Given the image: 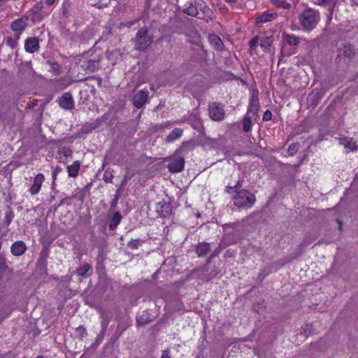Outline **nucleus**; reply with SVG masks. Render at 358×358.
Masks as SVG:
<instances>
[{
    "instance_id": "2f4dec72",
    "label": "nucleus",
    "mask_w": 358,
    "mask_h": 358,
    "mask_svg": "<svg viewBox=\"0 0 358 358\" xmlns=\"http://www.w3.org/2000/svg\"><path fill=\"white\" fill-rule=\"evenodd\" d=\"M57 153L59 155H63L66 159H67L72 156L73 151L69 147H61L58 148Z\"/></svg>"
},
{
    "instance_id": "ea45409f",
    "label": "nucleus",
    "mask_w": 358,
    "mask_h": 358,
    "mask_svg": "<svg viewBox=\"0 0 358 358\" xmlns=\"http://www.w3.org/2000/svg\"><path fill=\"white\" fill-rule=\"evenodd\" d=\"M13 217H14V213L12 210H9L8 212L6 213L5 221L6 222L7 225H9L11 223Z\"/></svg>"
},
{
    "instance_id": "c85d7f7f",
    "label": "nucleus",
    "mask_w": 358,
    "mask_h": 358,
    "mask_svg": "<svg viewBox=\"0 0 358 358\" xmlns=\"http://www.w3.org/2000/svg\"><path fill=\"white\" fill-rule=\"evenodd\" d=\"M343 55L346 57L352 58L355 55V51L354 47L348 43H346L343 45Z\"/></svg>"
},
{
    "instance_id": "b1692460",
    "label": "nucleus",
    "mask_w": 358,
    "mask_h": 358,
    "mask_svg": "<svg viewBox=\"0 0 358 358\" xmlns=\"http://www.w3.org/2000/svg\"><path fill=\"white\" fill-rule=\"evenodd\" d=\"M210 43L214 46L216 50H220L222 49L224 44L221 38L215 34H211L208 36Z\"/></svg>"
},
{
    "instance_id": "20e7f679",
    "label": "nucleus",
    "mask_w": 358,
    "mask_h": 358,
    "mask_svg": "<svg viewBox=\"0 0 358 358\" xmlns=\"http://www.w3.org/2000/svg\"><path fill=\"white\" fill-rule=\"evenodd\" d=\"M136 48L139 50H145L151 43L152 38L148 35L146 27H141L136 36Z\"/></svg>"
},
{
    "instance_id": "2eb2a0df",
    "label": "nucleus",
    "mask_w": 358,
    "mask_h": 358,
    "mask_svg": "<svg viewBox=\"0 0 358 358\" xmlns=\"http://www.w3.org/2000/svg\"><path fill=\"white\" fill-rule=\"evenodd\" d=\"M40 48L39 40L38 38H28L24 42V49L29 53L38 52Z\"/></svg>"
},
{
    "instance_id": "c756f323",
    "label": "nucleus",
    "mask_w": 358,
    "mask_h": 358,
    "mask_svg": "<svg viewBox=\"0 0 358 358\" xmlns=\"http://www.w3.org/2000/svg\"><path fill=\"white\" fill-rule=\"evenodd\" d=\"M270 1L277 8L288 9L290 7V4L285 0H270Z\"/></svg>"
},
{
    "instance_id": "0eeeda50",
    "label": "nucleus",
    "mask_w": 358,
    "mask_h": 358,
    "mask_svg": "<svg viewBox=\"0 0 358 358\" xmlns=\"http://www.w3.org/2000/svg\"><path fill=\"white\" fill-rule=\"evenodd\" d=\"M208 113L210 117L214 121H221L225 116L224 106L220 103L214 102L210 104Z\"/></svg>"
},
{
    "instance_id": "9d476101",
    "label": "nucleus",
    "mask_w": 358,
    "mask_h": 358,
    "mask_svg": "<svg viewBox=\"0 0 358 358\" xmlns=\"http://www.w3.org/2000/svg\"><path fill=\"white\" fill-rule=\"evenodd\" d=\"M149 92L147 89H143L136 93L132 99V103L136 108H141L148 99Z\"/></svg>"
},
{
    "instance_id": "f03ea898",
    "label": "nucleus",
    "mask_w": 358,
    "mask_h": 358,
    "mask_svg": "<svg viewBox=\"0 0 358 358\" xmlns=\"http://www.w3.org/2000/svg\"><path fill=\"white\" fill-rule=\"evenodd\" d=\"M320 20V13L311 8L304 10L299 15L300 24L304 30H313Z\"/></svg>"
},
{
    "instance_id": "5fc2aeb1",
    "label": "nucleus",
    "mask_w": 358,
    "mask_h": 358,
    "mask_svg": "<svg viewBox=\"0 0 358 358\" xmlns=\"http://www.w3.org/2000/svg\"><path fill=\"white\" fill-rule=\"evenodd\" d=\"M201 124V122L199 119H196L195 120V122L193 124H192V126L194 128V129H196L197 127H199L200 125Z\"/></svg>"
},
{
    "instance_id": "8fccbe9b",
    "label": "nucleus",
    "mask_w": 358,
    "mask_h": 358,
    "mask_svg": "<svg viewBox=\"0 0 358 358\" xmlns=\"http://www.w3.org/2000/svg\"><path fill=\"white\" fill-rule=\"evenodd\" d=\"M203 4V12L206 13L207 15H208L209 13H212V10L208 7V6L206 5V3L203 1H202V3L201 4H199L200 6H201V5Z\"/></svg>"
},
{
    "instance_id": "1a4fd4ad",
    "label": "nucleus",
    "mask_w": 358,
    "mask_h": 358,
    "mask_svg": "<svg viewBox=\"0 0 358 358\" xmlns=\"http://www.w3.org/2000/svg\"><path fill=\"white\" fill-rule=\"evenodd\" d=\"M58 104L64 110H71L73 109L75 107V102L71 93L69 92L64 93L58 99Z\"/></svg>"
},
{
    "instance_id": "de8ad7c7",
    "label": "nucleus",
    "mask_w": 358,
    "mask_h": 358,
    "mask_svg": "<svg viewBox=\"0 0 358 358\" xmlns=\"http://www.w3.org/2000/svg\"><path fill=\"white\" fill-rule=\"evenodd\" d=\"M284 41L289 45H291V36L288 34L283 33Z\"/></svg>"
},
{
    "instance_id": "dca6fc26",
    "label": "nucleus",
    "mask_w": 358,
    "mask_h": 358,
    "mask_svg": "<svg viewBox=\"0 0 358 358\" xmlns=\"http://www.w3.org/2000/svg\"><path fill=\"white\" fill-rule=\"evenodd\" d=\"M323 94L319 91H313L307 97V107L314 108L320 101Z\"/></svg>"
},
{
    "instance_id": "774afa93",
    "label": "nucleus",
    "mask_w": 358,
    "mask_h": 358,
    "mask_svg": "<svg viewBox=\"0 0 358 358\" xmlns=\"http://www.w3.org/2000/svg\"><path fill=\"white\" fill-rule=\"evenodd\" d=\"M290 150H291V145H289L287 148V152L289 153Z\"/></svg>"
},
{
    "instance_id": "338daca9",
    "label": "nucleus",
    "mask_w": 358,
    "mask_h": 358,
    "mask_svg": "<svg viewBox=\"0 0 358 358\" xmlns=\"http://www.w3.org/2000/svg\"><path fill=\"white\" fill-rule=\"evenodd\" d=\"M295 148H296V145L294 143H292V150H294Z\"/></svg>"
},
{
    "instance_id": "f257e3e1",
    "label": "nucleus",
    "mask_w": 358,
    "mask_h": 358,
    "mask_svg": "<svg viewBox=\"0 0 358 358\" xmlns=\"http://www.w3.org/2000/svg\"><path fill=\"white\" fill-rule=\"evenodd\" d=\"M231 196L234 205L239 209L251 208L256 202L255 195L248 189H240Z\"/></svg>"
},
{
    "instance_id": "4c0bfd02",
    "label": "nucleus",
    "mask_w": 358,
    "mask_h": 358,
    "mask_svg": "<svg viewBox=\"0 0 358 358\" xmlns=\"http://www.w3.org/2000/svg\"><path fill=\"white\" fill-rule=\"evenodd\" d=\"M259 42V38L258 36L253 37L249 41L250 50L252 52L255 50Z\"/></svg>"
},
{
    "instance_id": "58836bf2",
    "label": "nucleus",
    "mask_w": 358,
    "mask_h": 358,
    "mask_svg": "<svg viewBox=\"0 0 358 358\" xmlns=\"http://www.w3.org/2000/svg\"><path fill=\"white\" fill-rule=\"evenodd\" d=\"M113 176L111 171L109 170H106L103 176V180L107 183H111L113 182Z\"/></svg>"
},
{
    "instance_id": "72a5a7b5",
    "label": "nucleus",
    "mask_w": 358,
    "mask_h": 358,
    "mask_svg": "<svg viewBox=\"0 0 358 358\" xmlns=\"http://www.w3.org/2000/svg\"><path fill=\"white\" fill-rule=\"evenodd\" d=\"M70 6H71L70 2L64 1L62 3V5L60 8V10H61L62 15L66 18H68L69 17V9L70 8Z\"/></svg>"
},
{
    "instance_id": "0e129e2a",
    "label": "nucleus",
    "mask_w": 358,
    "mask_h": 358,
    "mask_svg": "<svg viewBox=\"0 0 358 358\" xmlns=\"http://www.w3.org/2000/svg\"><path fill=\"white\" fill-rule=\"evenodd\" d=\"M338 222L340 224V227H339V229H341V222L339 220H337Z\"/></svg>"
},
{
    "instance_id": "f3484780",
    "label": "nucleus",
    "mask_w": 358,
    "mask_h": 358,
    "mask_svg": "<svg viewBox=\"0 0 358 358\" xmlns=\"http://www.w3.org/2000/svg\"><path fill=\"white\" fill-rule=\"evenodd\" d=\"M101 57L100 55L95 56L94 58L90 59L84 64L85 69L90 72H94L99 69Z\"/></svg>"
},
{
    "instance_id": "423d86ee",
    "label": "nucleus",
    "mask_w": 358,
    "mask_h": 358,
    "mask_svg": "<svg viewBox=\"0 0 358 358\" xmlns=\"http://www.w3.org/2000/svg\"><path fill=\"white\" fill-rule=\"evenodd\" d=\"M29 24V17L27 15L14 20L10 24V29L15 32L17 39H19L20 35L26 29Z\"/></svg>"
},
{
    "instance_id": "69168bd1",
    "label": "nucleus",
    "mask_w": 358,
    "mask_h": 358,
    "mask_svg": "<svg viewBox=\"0 0 358 358\" xmlns=\"http://www.w3.org/2000/svg\"><path fill=\"white\" fill-rule=\"evenodd\" d=\"M173 123H171L170 122H168L165 124V127L168 126V125H170V124H172Z\"/></svg>"
},
{
    "instance_id": "393cba45",
    "label": "nucleus",
    "mask_w": 358,
    "mask_h": 358,
    "mask_svg": "<svg viewBox=\"0 0 358 358\" xmlns=\"http://www.w3.org/2000/svg\"><path fill=\"white\" fill-rule=\"evenodd\" d=\"M210 251V245L206 243H199L196 248V253L198 257H204Z\"/></svg>"
},
{
    "instance_id": "6e6d98bb",
    "label": "nucleus",
    "mask_w": 358,
    "mask_h": 358,
    "mask_svg": "<svg viewBox=\"0 0 358 358\" xmlns=\"http://www.w3.org/2000/svg\"><path fill=\"white\" fill-rule=\"evenodd\" d=\"M127 180H127V176H124V179L122 180V182H121V184H120V188L124 189V187H125V185H127Z\"/></svg>"
},
{
    "instance_id": "4468645a",
    "label": "nucleus",
    "mask_w": 358,
    "mask_h": 358,
    "mask_svg": "<svg viewBox=\"0 0 358 358\" xmlns=\"http://www.w3.org/2000/svg\"><path fill=\"white\" fill-rule=\"evenodd\" d=\"M27 245L22 241H15L10 246V252L13 256L20 257L27 251Z\"/></svg>"
},
{
    "instance_id": "aec40b11",
    "label": "nucleus",
    "mask_w": 358,
    "mask_h": 358,
    "mask_svg": "<svg viewBox=\"0 0 358 358\" xmlns=\"http://www.w3.org/2000/svg\"><path fill=\"white\" fill-rule=\"evenodd\" d=\"M274 36L273 35L261 37L259 38V45L264 52H268L273 43Z\"/></svg>"
},
{
    "instance_id": "a19ab883",
    "label": "nucleus",
    "mask_w": 358,
    "mask_h": 358,
    "mask_svg": "<svg viewBox=\"0 0 358 358\" xmlns=\"http://www.w3.org/2000/svg\"><path fill=\"white\" fill-rule=\"evenodd\" d=\"M110 0H99L94 5L99 8H101L103 7H106L110 3Z\"/></svg>"
},
{
    "instance_id": "37998d69",
    "label": "nucleus",
    "mask_w": 358,
    "mask_h": 358,
    "mask_svg": "<svg viewBox=\"0 0 358 358\" xmlns=\"http://www.w3.org/2000/svg\"><path fill=\"white\" fill-rule=\"evenodd\" d=\"M272 119V113L269 110H266L262 117L264 122L269 121Z\"/></svg>"
},
{
    "instance_id": "a211bd4d",
    "label": "nucleus",
    "mask_w": 358,
    "mask_h": 358,
    "mask_svg": "<svg viewBox=\"0 0 358 358\" xmlns=\"http://www.w3.org/2000/svg\"><path fill=\"white\" fill-rule=\"evenodd\" d=\"M183 13L192 17H196L199 14L197 4L193 1L187 2L183 7Z\"/></svg>"
},
{
    "instance_id": "5701e85b",
    "label": "nucleus",
    "mask_w": 358,
    "mask_h": 358,
    "mask_svg": "<svg viewBox=\"0 0 358 358\" xmlns=\"http://www.w3.org/2000/svg\"><path fill=\"white\" fill-rule=\"evenodd\" d=\"M183 134V130L180 128H175L166 137V143H172L180 138Z\"/></svg>"
},
{
    "instance_id": "4be33fe9",
    "label": "nucleus",
    "mask_w": 358,
    "mask_h": 358,
    "mask_svg": "<svg viewBox=\"0 0 358 358\" xmlns=\"http://www.w3.org/2000/svg\"><path fill=\"white\" fill-rule=\"evenodd\" d=\"M122 219V216L121 213L119 211L115 212L112 218L110 219L109 224H108V228L110 231L115 230L117 227L120 224L121 222V220Z\"/></svg>"
},
{
    "instance_id": "7c9ffc66",
    "label": "nucleus",
    "mask_w": 358,
    "mask_h": 358,
    "mask_svg": "<svg viewBox=\"0 0 358 358\" xmlns=\"http://www.w3.org/2000/svg\"><path fill=\"white\" fill-rule=\"evenodd\" d=\"M241 182L238 180L236 182L234 186L227 185L224 189V192L227 194L231 195L235 194L236 192H239V189L241 187Z\"/></svg>"
},
{
    "instance_id": "603ef678",
    "label": "nucleus",
    "mask_w": 358,
    "mask_h": 358,
    "mask_svg": "<svg viewBox=\"0 0 358 358\" xmlns=\"http://www.w3.org/2000/svg\"><path fill=\"white\" fill-rule=\"evenodd\" d=\"M59 0H45V3L47 6H53L55 5V3H57L58 2Z\"/></svg>"
},
{
    "instance_id": "473e14b6",
    "label": "nucleus",
    "mask_w": 358,
    "mask_h": 358,
    "mask_svg": "<svg viewBox=\"0 0 358 358\" xmlns=\"http://www.w3.org/2000/svg\"><path fill=\"white\" fill-rule=\"evenodd\" d=\"M145 241L143 240H141L140 238L137 239H131L130 241L127 243V247L131 250H137L142 243H143Z\"/></svg>"
},
{
    "instance_id": "09e8293b",
    "label": "nucleus",
    "mask_w": 358,
    "mask_h": 358,
    "mask_svg": "<svg viewBox=\"0 0 358 358\" xmlns=\"http://www.w3.org/2000/svg\"><path fill=\"white\" fill-rule=\"evenodd\" d=\"M301 41H305L304 39H302L301 38L296 37L292 35V45H298Z\"/></svg>"
},
{
    "instance_id": "9b49d317",
    "label": "nucleus",
    "mask_w": 358,
    "mask_h": 358,
    "mask_svg": "<svg viewBox=\"0 0 358 358\" xmlns=\"http://www.w3.org/2000/svg\"><path fill=\"white\" fill-rule=\"evenodd\" d=\"M45 181V176L43 173H38L34 178L28 192L31 196H34L41 191L43 183Z\"/></svg>"
},
{
    "instance_id": "052dcab7",
    "label": "nucleus",
    "mask_w": 358,
    "mask_h": 358,
    "mask_svg": "<svg viewBox=\"0 0 358 358\" xmlns=\"http://www.w3.org/2000/svg\"><path fill=\"white\" fill-rule=\"evenodd\" d=\"M150 89L151 91H153V92H155L156 90L155 87V85L153 84H151L150 85Z\"/></svg>"
},
{
    "instance_id": "6e6552de",
    "label": "nucleus",
    "mask_w": 358,
    "mask_h": 358,
    "mask_svg": "<svg viewBox=\"0 0 358 358\" xmlns=\"http://www.w3.org/2000/svg\"><path fill=\"white\" fill-rule=\"evenodd\" d=\"M259 108V91L257 89L250 90V97L249 101V106L248 107L247 113L248 115L252 114V117H255L257 115V113Z\"/></svg>"
},
{
    "instance_id": "13d9d810",
    "label": "nucleus",
    "mask_w": 358,
    "mask_h": 358,
    "mask_svg": "<svg viewBox=\"0 0 358 358\" xmlns=\"http://www.w3.org/2000/svg\"><path fill=\"white\" fill-rule=\"evenodd\" d=\"M124 189L122 188H120V187H118V189L116 190V192H115V197L117 199L120 196V194H121V192Z\"/></svg>"
},
{
    "instance_id": "c9c22d12",
    "label": "nucleus",
    "mask_w": 358,
    "mask_h": 358,
    "mask_svg": "<svg viewBox=\"0 0 358 358\" xmlns=\"http://www.w3.org/2000/svg\"><path fill=\"white\" fill-rule=\"evenodd\" d=\"M17 38H13V37L11 36H7L5 38V41H6V44L10 47L12 49L15 48L17 45Z\"/></svg>"
},
{
    "instance_id": "c03bdc74",
    "label": "nucleus",
    "mask_w": 358,
    "mask_h": 358,
    "mask_svg": "<svg viewBox=\"0 0 358 358\" xmlns=\"http://www.w3.org/2000/svg\"><path fill=\"white\" fill-rule=\"evenodd\" d=\"M61 170H62L61 167L59 166H57L55 168V169L52 171V177L53 182H55V180L57 179V176L61 171Z\"/></svg>"
},
{
    "instance_id": "49530a36",
    "label": "nucleus",
    "mask_w": 358,
    "mask_h": 358,
    "mask_svg": "<svg viewBox=\"0 0 358 358\" xmlns=\"http://www.w3.org/2000/svg\"><path fill=\"white\" fill-rule=\"evenodd\" d=\"M51 69L55 71H59L60 69V66L57 62H52L50 63Z\"/></svg>"
},
{
    "instance_id": "cd10ccee",
    "label": "nucleus",
    "mask_w": 358,
    "mask_h": 358,
    "mask_svg": "<svg viewBox=\"0 0 358 358\" xmlns=\"http://www.w3.org/2000/svg\"><path fill=\"white\" fill-rule=\"evenodd\" d=\"M243 131L244 132H249L252 128V117L246 114L243 119Z\"/></svg>"
},
{
    "instance_id": "6ab92c4d",
    "label": "nucleus",
    "mask_w": 358,
    "mask_h": 358,
    "mask_svg": "<svg viewBox=\"0 0 358 358\" xmlns=\"http://www.w3.org/2000/svg\"><path fill=\"white\" fill-rule=\"evenodd\" d=\"M81 163L80 161H74L71 165L67 166V173L69 178H76L78 177L80 169Z\"/></svg>"
},
{
    "instance_id": "f8f14e48",
    "label": "nucleus",
    "mask_w": 358,
    "mask_h": 358,
    "mask_svg": "<svg viewBox=\"0 0 358 358\" xmlns=\"http://www.w3.org/2000/svg\"><path fill=\"white\" fill-rule=\"evenodd\" d=\"M156 212L161 217H168L172 213V206L169 203H166L164 201H159L156 204Z\"/></svg>"
},
{
    "instance_id": "7ed1b4c3",
    "label": "nucleus",
    "mask_w": 358,
    "mask_h": 358,
    "mask_svg": "<svg viewBox=\"0 0 358 358\" xmlns=\"http://www.w3.org/2000/svg\"><path fill=\"white\" fill-rule=\"evenodd\" d=\"M43 8L44 6L41 2L34 4L27 12L29 20H30L33 23L42 21L50 14V13H45Z\"/></svg>"
},
{
    "instance_id": "4d7b16f0",
    "label": "nucleus",
    "mask_w": 358,
    "mask_h": 358,
    "mask_svg": "<svg viewBox=\"0 0 358 358\" xmlns=\"http://www.w3.org/2000/svg\"><path fill=\"white\" fill-rule=\"evenodd\" d=\"M285 51V47H283V48H282V50H281L282 56H281V57H280V59H279V64H280V63H282V62H284V55H283V54H284Z\"/></svg>"
},
{
    "instance_id": "680f3d73",
    "label": "nucleus",
    "mask_w": 358,
    "mask_h": 358,
    "mask_svg": "<svg viewBox=\"0 0 358 358\" xmlns=\"http://www.w3.org/2000/svg\"><path fill=\"white\" fill-rule=\"evenodd\" d=\"M93 78L97 80L98 83L100 85L101 83V78L100 77H93Z\"/></svg>"
},
{
    "instance_id": "ddd939ff",
    "label": "nucleus",
    "mask_w": 358,
    "mask_h": 358,
    "mask_svg": "<svg viewBox=\"0 0 358 358\" xmlns=\"http://www.w3.org/2000/svg\"><path fill=\"white\" fill-rule=\"evenodd\" d=\"M278 14L271 10H266L255 17L256 24H264L275 20Z\"/></svg>"
},
{
    "instance_id": "39448f33",
    "label": "nucleus",
    "mask_w": 358,
    "mask_h": 358,
    "mask_svg": "<svg viewBox=\"0 0 358 358\" xmlns=\"http://www.w3.org/2000/svg\"><path fill=\"white\" fill-rule=\"evenodd\" d=\"M167 169L171 173H180L184 170L185 160L184 157L171 156L166 159Z\"/></svg>"
},
{
    "instance_id": "e433bc0d",
    "label": "nucleus",
    "mask_w": 358,
    "mask_h": 358,
    "mask_svg": "<svg viewBox=\"0 0 358 358\" xmlns=\"http://www.w3.org/2000/svg\"><path fill=\"white\" fill-rule=\"evenodd\" d=\"M336 0H317L316 3L319 6L331 7L334 5L336 6Z\"/></svg>"
},
{
    "instance_id": "79ce46f5",
    "label": "nucleus",
    "mask_w": 358,
    "mask_h": 358,
    "mask_svg": "<svg viewBox=\"0 0 358 358\" xmlns=\"http://www.w3.org/2000/svg\"><path fill=\"white\" fill-rule=\"evenodd\" d=\"M149 322V320L147 318H145L143 315H137L136 317V322L139 325H143L145 324H147Z\"/></svg>"
},
{
    "instance_id": "3c124183",
    "label": "nucleus",
    "mask_w": 358,
    "mask_h": 358,
    "mask_svg": "<svg viewBox=\"0 0 358 358\" xmlns=\"http://www.w3.org/2000/svg\"><path fill=\"white\" fill-rule=\"evenodd\" d=\"M161 358H171L170 356V352L169 350H164L162 352Z\"/></svg>"
},
{
    "instance_id": "a878e982",
    "label": "nucleus",
    "mask_w": 358,
    "mask_h": 358,
    "mask_svg": "<svg viewBox=\"0 0 358 358\" xmlns=\"http://www.w3.org/2000/svg\"><path fill=\"white\" fill-rule=\"evenodd\" d=\"M341 144L344 146V148L349 149L351 151H355L358 150V145L356 144L352 139H348L347 138H344L341 139Z\"/></svg>"
},
{
    "instance_id": "864d4df0",
    "label": "nucleus",
    "mask_w": 358,
    "mask_h": 358,
    "mask_svg": "<svg viewBox=\"0 0 358 358\" xmlns=\"http://www.w3.org/2000/svg\"><path fill=\"white\" fill-rule=\"evenodd\" d=\"M329 113H330V107H327L326 108V110H324V117H327V119L329 120Z\"/></svg>"
},
{
    "instance_id": "bf43d9fd",
    "label": "nucleus",
    "mask_w": 358,
    "mask_h": 358,
    "mask_svg": "<svg viewBox=\"0 0 358 358\" xmlns=\"http://www.w3.org/2000/svg\"><path fill=\"white\" fill-rule=\"evenodd\" d=\"M350 2L352 6H358V0H351Z\"/></svg>"
},
{
    "instance_id": "f704fd0d",
    "label": "nucleus",
    "mask_w": 358,
    "mask_h": 358,
    "mask_svg": "<svg viewBox=\"0 0 358 358\" xmlns=\"http://www.w3.org/2000/svg\"><path fill=\"white\" fill-rule=\"evenodd\" d=\"M76 336L79 339H83L85 336L87 335L86 329L84 326L80 325L78 328L76 329Z\"/></svg>"
},
{
    "instance_id": "e2e57ef3",
    "label": "nucleus",
    "mask_w": 358,
    "mask_h": 358,
    "mask_svg": "<svg viewBox=\"0 0 358 358\" xmlns=\"http://www.w3.org/2000/svg\"><path fill=\"white\" fill-rule=\"evenodd\" d=\"M226 1L229 2V3H235L237 1V0H226Z\"/></svg>"
},
{
    "instance_id": "a18cd8bd",
    "label": "nucleus",
    "mask_w": 358,
    "mask_h": 358,
    "mask_svg": "<svg viewBox=\"0 0 358 358\" xmlns=\"http://www.w3.org/2000/svg\"><path fill=\"white\" fill-rule=\"evenodd\" d=\"M334 8H335L334 5H332V6H331V7L328 8V14H327V22H329L332 19Z\"/></svg>"
},
{
    "instance_id": "412c9836",
    "label": "nucleus",
    "mask_w": 358,
    "mask_h": 358,
    "mask_svg": "<svg viewBox=\"0 0 358 358\" xmlns=\"http://www.w3.org/2000/svg\"><path fill=\"white\" fill-rule=\"evenodd\" d=\"M78 275L87 278L92 273V266L88 263H84L81 266L78 267L76 270Z\"/></svg>"
},
{
    "instance_id": "bb28decb",
    "label": "nucleus",
    "mask_w": 358,
    "mask_h": 358,
    "mask_svg": "<svg viewBox=\"0 0 358 358\" xmlns=\"http://www.w3.org/2000/svg\"><path fill=\"white\" fill-rule=\"evenodd\" d=\"M314 328L312 324H306L302 327V331L300 334V336L303 338H306L314 332Z\"/></svg>"
}]
</instances>
